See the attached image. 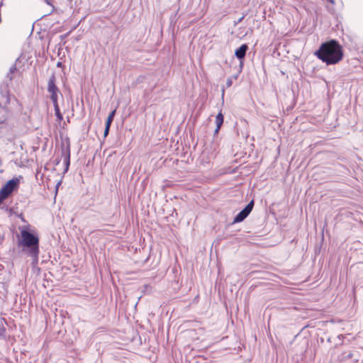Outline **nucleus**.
Instances as JSON below:
<instances>
[{
    "mask_svg": "<svg viewBox=\"0 0 363 363\" xmlns=\"http://www.w3.org/2000/svg\"><path fill=\"white\" fill-rule=\"evenodd\" d=\"M21 238L18 241V247L28 257H31V265L35 267L38 264L40 254L39 238L28 230L26 227L20 228Z\"/></svg>",
    "mask_w": 363,
    "mask_h": 363,
    "instance_id": "nucleus-1",
    "label": "nucleus"
},
{
    "mask_svg": "<svg viewBox=\"0 0 363 363\" xmlns=\"http://www.w3.org/2000/svg\"><path fill=\"white\" fill-rule=\"evenodd\" d=\"M315 55L327 65H335L343 57L342 48L335 40L323 43Z\"/></svg>",
    "mask_w": 363,
    "mask_h": 363,
    "instance_id": "nucleus-2",
    "label": "nucleus"
},
{
    "mask_svg": "<svg viewBox=\"0 0 363 363\" xmlns=\"http://www.w3.org/2000/svg\"><path fill=\"white\" fill-rule=\"evenodd\" d=\"M13 101L9 93V84L2 83L0 86V133L7 128V119L13 111Z\"/></svg>",
    "mask_w": 363,
    "mask_h": 363,
    "instance_id": "nucleus-3",
    "label": "nucleus"
},
{
    "mask_svg": "<svg viewBox=\"0 0 363 363\" xmlns=\"http://www.w3.org/2000/svg\"><path fill=\"white\" fill-rule=\"evenodd\" d=\"M48 91L50 94V98L52 104L57 103L58 95L61 94L60 89L56 86V78L55 74H52L48 82Z\"/></svg>",
    "mask_w": 363,
    "mask_h": 363,
    "instance_id": "nucleus-4",
    "label": "nucleus"
},
{
    "mask_svg": "<svg viewBox=\"0 0 363 363\" xmlns=\"http://www.w3.org/2000/svg\"><path fill=\"white\" fill-rule=\"evenodd\" d=\"M18 183L19 179L17 178L9 180L0 190V195L6 199L17 188Z\"/></svg>",
    "mask_w": 363,
    "mask_h": 363,
    "instance_id": "nucleus-5",
    "label": "nucleus"
},
{
    "mask_svg": "<svg viewBox=\"0 0 363 363\" xmlns=\"http://www.w3.org/2000/svg\"><path fill=\"white\" fill-rule=\"evenodd\" d=\"M254 206V201L252 200L235 218L233 223H240L244 220L252 211Z\"/></svg>",
    "mask_w": 363,
    "mask_h": 363,
    "instance_id": "nucleus-6",
    "label": "nucleus"
},
{
    "mask_svg": "<svg viewBox=\"0 0 363 363\" xmlns=\"http://www.w3.org/2000/svg\"><path fill=\"white\" fill-rule=\"evenodd\" d=\"M62 157L64 158L65 171L67 172L70 164V146L69 143L62 147Z\"/></svg>",
    "mask_w": 363,
    "mask_h": 363,
    "instance_id": "nucleus-7",
    "label": "nucleus"
},
{
    "mask_svg": "<svg viewBox=\"0 0 363 363\" xmlns=\"http://www.w3.org/2000/svg\"><path fill=\"white\" fill-rule=\"evenodd\" d=\"M247 50H248L247 45L242 44L239 48L235 50V57L240 60H243L246 55V52H247Z\"/></svg>",
    "mask_w": 363,
    "mask_h": 363,
    "instance_id": "nucleus-8",
    "label": "nucleus"
},
{
    "mask_svg": "<svg viewBox=\"0 0 363 363\" xmlns=\"http://www.w3.org/2000/svg\"><path fill=\"white\" fill-rule=\"evenodd\" d=\"M223 115L221 112L218 113V115L216 117V128L215 130V134L218 133L221 125L223 123Z\"/></svg>",
    "mask_w": 363,
    "mask_h": 363,
    "instance_id": "nucleus-9",
    "label": "nucleus"
},
{
    "mask_svg": "<svg viewBox=\"0 0 363 363\" xmlns=\"http://www.w3.org/2000/svg\"><path fill=\"white\" fill-rule=\"evenodd\" d=\"M53 106H54L55 113L57 117V119L59 122H61L63 120V116L60 112L58 102L56 104H53Z\"/></svg>",
    "mask_w": 363,
    "mask_h": 363,
    "instance_id": "nucleus-10",
    "label": "nucleus"
},
{
    "mask_svg": "<svg viewBox=\"0 0 363 363\" xmlns=\"http://www.w3.org/2000/svg\"><path fill=\"white\" fill-rule=\"evenodd\" d=\"M115 114H116V110L112 111L109 113V115H108V118L106 119V126H110L111 127V123L113 122V118L115 116Z\"/></svg>",
    "mask_w": 363,
    "mask_h": 363,
    "instance_id": "nucleus-11",
    "label": "nucleus"
},
{
    "mask_svg": "<svg viewBox=\"0 0 363 363\" xmlns=\"http://www.w3.org/2000/svg\"><path fill=\"white\" fill-rule=\"evenodd\" d=\"M238 74L233 75L227 79V80H226V86H227L228 88L232 86L233 80H236L237 78H238Z\"/></svg>",
    "mask_w": 363,
    "mask_h": 363,
    "instance_id": "nucleus-12",
    "label": "nucleus"
},
{
    "mask_svg": "<svg viewBox=\"0 0 363 363\" xmlns=\"http://www.w3.org/2000/svg\"><path fill=\"white\" fill-rule=\"evenodd\" d=\"M16 70V65H13L10 67L9 72L7 74V78H9V81L11 82L13 79V73Z\"/></svg>",
    "mask_w": 363,
    "mask_h": 363,
    "instance_id": "nucleus-13",
    "label": "nucleus"
},
{
    "mask_svg": "<svg viewBox=\"0 0 363 363\" xmlns=\"http://www.w3.org/2000/svg\"><path fill=\"white\" fill-rule=\"evenodd\" d=\"M109 130H110V126H106V128H105V130H104V137H106L108 135Z\"/></svg>",
    "mask_w": 363,
    "mask_h": 363,
    "instance_id": "nucleus-14",
    "label": "nucleus"
},
{
    "mask_svg": "<svg viewBox=\"0 0 363 363\" xmlns=\"http://www.w3.org/2000/svg\"><path fill=\"white\" fill-rule=\"evenodd\" d=\"M326 1L330 2L332 4H335V0H326Z\"/></svg>",
    "mask_w": 363,
    "mask_h": 363,
    "instance_id": "nucleus-15",
    "label": "nucleus"
},
{
    "mask_svg": "<svg viewBox=\"0 0 363 363\" xmlns=\"http://www.w3.org/2000/svg\"><path fill=\"white\" fill-rule=\"evenodd\" d=\"M4 199H4V198H3V196H1L0 195V204L2 203V201H3Z\"/></svg>",
    "mask_w": 363,
    "mask_h": 363,
    "instance_id": "nucleus-16",
    "label": "nucleus"
},
{
    "mask_svg": "<svg viewBox=\"0 0 363 363\" xmlns=\"http://www.w3.org/2000/svg\"><path fill=\"white\" fill-rule=\"evenodd\" d=\"M243 18H244V17L242 16V17H241L240 19H238V21L235 23V24H237V23H240V22L243 19Z\"/></svg>",
    "mask_w": 363,
    "mask_h": 363,
    "instance_id": "nucleus-17",
    "label": "nucleus"
},
{
    "mask_svg": "<svg viewBox=\"0 0 363 363\" xmlns=\"http://www.w3.org/2000/svg\"><path fill=\"white\" fill-rule=\"evenodd\" d=\"M45 1L48 4L51 5L50 0H45Z\"/></svg>",
    "mask_w": 363,
    "mask_h": 363,
    "instance_id": "nucleus-18",
    "label": "nucleus"
},
{
    "mask_svg": "<svg viewBox=\"0 0 363 363\" xmlns=\"http://www.w3.org/2000/svg\"><path fill=\"white\" fill-rule=\"evenodd\" d=\"M62 65V63L60 62H57V66L60 67Z\"/></svg>",
    "mask_w": 363,
    "mask_h": 363,
    "instance_id": "nucleus-19",
    "label": "nucleus"
},
{
    "mask_svg": "<svg viewBox=\"0 0 363 363\" xmlns=\"http://www.w3.org/2000/svg\"><path fill=\"white\" fill-rule=\"evenodd\" d=\"M20 218H21V220H22L23 221H25V220L23 219V216H22V215H21Z\"/></svg>",
    "mask_w": 363,
    "mask_h": 363,
    "instance_id": "nucleus-20",
    "label": "nucleus"
},
{
    "mask_svg": "<svg viewBox=\"0 0 363 363\" xmlns=\"http://www.w3.org/2000/svg\"><path fill=\"white\" fill-rule=\"evenodd\" d=\"M222 92H223V93H222V95H223V96H224L225 90H224V89H223V91H222Z\"/></svg>",
    "mask_w": 363,
    "mask_h": 363,
    "instance_id": "nucleus-21",
    "label": "nucleus"
}]
</instances>
